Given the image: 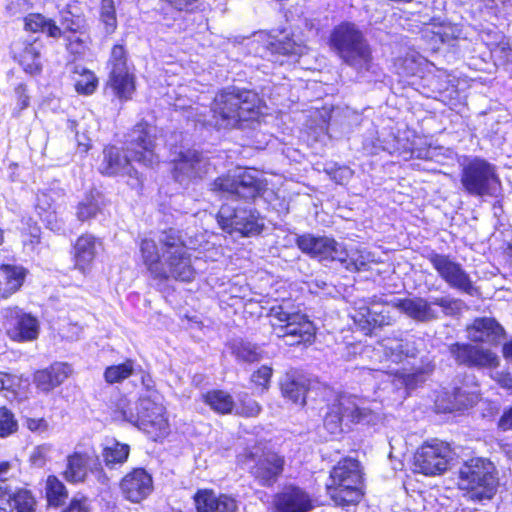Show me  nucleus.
I'll return each mask as SVG.
<instances>
[{
	"label": "nucleus",
	"mask_w": 512,
	"mask_h": 512,
	"mask_svg": "<svg viewBox=\"0 0 512 512\" xmlns=\"http://www.w3.org/2000/svg\"><path fill=\"white\" fill-rule=\"evenodd\" d=\"M210 113L211 117L205 120L210 126L224 129L240 127L243 122L259 117L261 100L251 90L225 89L215 96Z\"/></svg>",
	"instance_id": "f257e3e1"
},
{
	"label": "nucleus",
	"mask_w": 512,
	"mask_h": 512,
	"mask_svg": "<svg viewBox=\"0 0 512 512\" xmlns=\"http://www.w3.org/2000/svg\"><path fill=\"white\" fill-rule=\"evenodd\" d=\"M495 465L487 458L475 457L465 461L458 471V488L472 501L491 500L499 480Z\"/></svg>",
	"instance_id": "f03ea898"
},
{
	"label": "nucleus",
	"mask_w": 512,
	"mask_h": 512,
	"mask_svg": "<svg viewBox=\"0 0 512 512\" xmlns=\"http://www.w3.org/2000/svg\"><path fill=\"white\" fill-rule=\"evenodd\" d=\"M269 318L273 333L289 346L310 343L315 337L314 324L288 302L272 306Z\"/></svg>",
	"instance_id": "7ed1b4c3"
},
{
	"label": "nucleus",
	"mask_w": 512,
	"mask_h": 512,
	"mask_svg": "<svg viewBox=\"0 0 512 512\" xmlns=\"http://www.w3.org/2000/svg\"><path fill=\"white\" fill-rule=\"evenodd\" d=\"M330 44L338 56L357 71L371 68L370 47L354 24L342 23L337 26L331 34Z\"/></svg>",
	"instance_id": "20e7f679"
},
{
	"label": "nucleus",
	"mask_w": 512,
	"mask_h": 512,
	"mask_svg": "<svg viewBox=\"0 0 512 512\" xmlns=\"http://www.w3.org/2000/svg\"><path fill=\"white\" fill-rule=\"evenodd\" d=\"M362 476L357 460L348 458L338 462L330 472L327 493L337 506H350L360 502Z\"/></svg>",
	"instance_id": "39448f33"
},
{
	"label": "nucleus",
	"mask_w": 512,
	"mask_h": 512,
	"mask_svg": "<svg viewBox=\"0 0 512 512\" xmlns=\"http://www.w3.org/2000/svg\"><path fill=\"white\" fill-rule=\"evenodd\" d=\"M161 250H163V274L157 278L190 282L195 277V269L191 263L190 253L180 237L173 230L164 231L159 236Z\"/></svg>",
	"instance_id": "423d86ee"
},
{
	"label": "nucleus",
	"mask_w": 512,
	"mask_h": 512,
	"mask_svg": "<svg viewBox=\"0 0 512 512\" xmlns=\"http://www.w3.org/2000/svg\"><path fill=\"white\" fill-rule=\"evenodd\" d=\"M372 414V409L366 405L363 398L341 394L327 406L323 426L329 434L338 435L342 432L344 421L351 423L369 422Z\"/></svg>",
	"instance_id": "0eeeda50"
},
{
	"label": "nucleus",
	"mask_w": 512,
	"mask_h": 512,
	"mask_svg": "<svg viewBox=\"0 0 512 512\" xmlns=\"http://www.w3.org/2000/svg\"><path fill=\"white\" fill-rule=\"evenodd\" d=\"M460 182L465 192L477 197L493 196L500 185L495 167L481 158L463 165Z\"/></svg>",
	"instance_id": "6e6552de"
},
{
	"label": "nucleus",
	"mask_w": 512,
	"mask_h": 512,
	"mask_svg": "<svg viewBox=\"0 0 512 512\" xmlns=\"http://www.w3.org/2000/svg\"><path fill=\"white\" fill-rule=\"evenodd\" d=\"M211 191L221 196H237L244 199L256 197L260 189V182L254 171L237 168L226 175L216 178L211 183Z\"/></svg>",
	"instance_id": "1a4fd4ad"
},
{
	"label": "nucleus",
	"mask_w": 512,
	"mask_h": 512,
	"mask_svg": "<svg viewBox=\"0 0 512 512\" xmlns=\"http://www.w3.org/2000/svg\"><path fill=\"white\" fill-rule=\"evenodd\" d=\"M137 427L154 441L169 433L165 407L156 392H149L139 398V422Z\"/></svg>",
	"instance_id": "9d476101"
},
{
	"label": "nucleus",
	"mask_w": 512,
	"mask_h": 512,
	"mask_svg": "<svg viewBox=\"0 0 512 512\" xmlns=\"http://www.w3.org/2000/svg\"><path fill=\"white\" fill-rule=\"evenodd\" d=\"M127 51L122 45H114L108 60V85L121 100H128L135 91V77L128 66Z\"/></svg>",
	"instance_id": "9b49d317"
},
{
	"label": "nucleus",
	"mask_w": 512,
	"mask_h": 512,
	"mask_svg": "<svg viewBox=\"0 0 512 512\" xmlns=\"http://www.w3.org/2000/svg\"><path fill=\"white\" fill-rule=\"evenodd\" d=\"M217 222L224 231L239 232L243 236L258 234L263 228L258 213L248 206H221L217 213Z\"/></svg>",
	"instance_id": "f8f14e48"
},
{
	"label": "nucleus",
	"mask_w": 512,
	"mask_h": 512,
	"mask_svg": "<svg viewBox=\"0 0 512 512\" xmlns=\"http://www.w3.org/2000/svg\"><path fill=\"white\" fill-rule=\"evenodd\" d=\"M429 262L437 271L441 279L451 288L462 293L474 296L478 290L470 275L463 266L448 255L432 253L428 257Z\"/></svg>",
	"instance_id": "ddd939ff"
},
{
	"label": "nucleus",
	"mask_w": 512,
	"mask_h": 512,
	"mask_svg": "<svg viewBox=\"0 0 512 512\" xmlns=\"http://www.w3.org/2000/svg\"><path fill=\"white\" fill-rule=\"evenodd\" d=\"M157 129L146 121L137 123L129 134L127 153L144 166H153L158 162L155 153Z\"/></svg>",
	"instance_id": "4468645a"
},
{
	"label": "nucleus",
	"mask_w": 512,
	"mask_h": 512,
	"mask_svg": "<svg viewBox=\"0 0 512 512\" xmlns=\"http://www.w3.org/2000/svg\"><path fill=\"white\" fill-rule=\"evenodd\" d=\"M451 450L443 442L424 443L414 455V471L426 476L441 475L448 469Z\"/></svg>",
	"instance_id": "2eb2a0df"
},
{
	"label": "nucleus",
	"mask_w": 512,
	"mask_h": 512,
	"mask_svg": "<svg viewBox=\"0 0 512 512\" xmlns=\"http://www.w3.org/2000/svg\"><path fill=\"white\" fill-rule=\"evenodd\" d=\"M296 245L303 253L319 260L339 261L340 263L347 261L348 252L344 245L330 237L303 234L297 237Z\"/></svg>",
	"instance_id": "dca6fc26"
},
{
	"label": "nucleus",
	"mask_w": 512,
	"mask_h": 512,
	"mask_svg": "<svg viewBox=\"0 0 512 512\" xmlns=\"http://www.w3.org/2000/svg\"><path fill=\"white\" fill-rule=\"evenodd\" d=\"M4 327L8 337L16 342H29L38 338L40 324L36 317L19 307L7 308Z\"/></svg>",
	"instance_id": "f3484780"
},
{
	"label": "nucleus",
	"mask_w": 512,
	"mask_h": 512,
	"mask_svg": "<svg viewBox=\"0 0 512 512\" xmlns=\"http://www.w3.org/2000/svg\"><path fill=\"white\" fill-rule=\"evenodd\" d=\"M210 169L208 160L196 150H185L174 160V178L180 184L202 179Z\"/></svg>",
	"instance_id": "a211bd4d"
},
{
	"label": "nucleus",
	"mask_w": 512,
	"mask_h": 512,
	"mask_svg": "<svg viewBox=\"0 0 512 512\" xmlns=\"http://www.w3.org/2000/svg\"><path fill=\"white\" fill-rule=\"evenodd\" d=\"M133 160L131 154L124 153L116 146H108L103 150V159L99 165V171L106 176L127 175L134 179V182L129 184L132 187L141 186L142 180L138 172L131 166L130 162Z\"/></svg>",
	"instance_id": "6ab92c4d"
},
{
	"label": "nucleus",
	"mask_w": 512,
	"mask_h": 512,
	"mask_svg": "<svg viewBox=\"0 0 512 512\" xmlns=\"http://www.w3.org/2000/svg\"><path fill=\"white\" fill-rule=\"evenodd\" d=\"M119 488L124 499L138 504L152 494L153 477L144 468H134L121 479Z\"/></svg>",
	"instance_id": "aec40b11"
},
{
	"label": "nucleus",
	"mask_w": 512,
	"mask_h": 512,
	"mask_svg": "<svg viewBox=\"0 0 512 512\" xmlns=\"http://www.w3.org/2000/svg\"><path fill=\"white\" fill-rule=\"evenodd\" d=\"M449 351L458 364L475 368H495L499 365L498 356L489 349L478 345L455 343Z\"/></svg>",
	"instance_id": "412c9836"
},
{
	"label": "nucleus",
	"mask_w": 512,
	"mask_h": 512,
	"mask_svg": "<svg viewBox=\"0 0 512 512\" xmlns=\"http://www.w3.org/2000/svg\"><path fill=\"white\" fill-rule=\"evenodd\" d=\"M274 512H310L313 509L311 496L297 486H286L272 501Z\"/></svg>",
	"instance_id": "4be33fe9"
},
{
	"label": "nucleus",
	"mask_w": 512,
	"mask_h": 512,
	"mask_svg": "<svg viewBox=\"0 0 512 512\" xmlns=\"http://www.w3.org/2000/svg\"><path fill=\"white\" fill-rule=\"evenodd\" d=\"M479 399L477 387L463 385L452 392H445L436 400L437 407L444 412H452L473 406Z\"/></svg>",
	"instance_id": "5701e85b"
},
{
	"label": "nucleus",
	"mask_w": 512,
	"mask_h": 512,
	"mask_svg": "<svg viewBox=\"0 0 512 512\" xmlns=\"http://www.w3.org/2000/svg\"><path fill=\"white\" fill-rule=\"evenodd\" d=\"M393 305L417 322H430L439 318V311L433 307V299L428 301L423 297L404 298Z\"/></svg>",
	"instance_id": "b1692460"
},
{
	"label": "nucleus",
	"mask_w": 512,
	"mask_h": 512,
	"mask_svg": "<svg viewBox=\"0 0 512 512\" xmlns=\"http://www.w3.org/2000/svg\"><path fill=\"white\" fill-rule=\"evenodd\" d=\"M284 466V459L275 453H267L261 457L251 473L262 486L273 485L281 475Z\"/></svg>",
	"instance_id": "393cba45"
},
{
	"label": "nucleus",
	"mask_w": 512,
	"mask_h": 512,
	"mask_svg": "<svg viewBox=\"0 0 512 512\" xmlns=\"http://www.w3.org/2000/svg\"><path fill=\"white\" fill-rule=\"evenodd\" d=\"M468 337L474 342H497L503 335V327L489 317L477 318L467 328Z\"/></svg>",
	"instance_id": "a878e982"
},
{
	"label": "nucleus",
	"mask_w": 512,
	"mask_h": 512,
	"mask_svg": "<svg viewBox=\"0 0 512 512\" xmlns=\"http://www.w3.org/2000/svg\"><path fill=\"white\" fill-rule=\"evenodd\" d=\"M71 374L70 365L57 362L46 369L37 371L34 375V382L40 390L49 392L61 385Z\"/></svg>",
	"instance_id": "bb28decb"
},
{
	"label": "nucleus",
	"mask_w": 512,
	"mask_h": 512,
	"mask_svg": "<svg viewBox=\"0 0 512 512\" xmlns=\"http://www.w3.org/2000/svg\"><path fill=\"white\" fill-rule=\"evenodd\" d=\"M379 345L386 360L393 363H402L404 360L415 358L417 355V349L413 342L396 336L383 338Z\"/></svg>",
	"instance_id": "cd10ccee"
},
{
	"label": "nucleus",
	"mask_w": 512,
	"mask_h": 512,
	"mask_svg": "<svg viewBox=\"0 0 512 512\" xmlns=\"http://www.w3.org/2000/svg\"><path fill=\"white\" fill-rule=\"evenodd\" d=\"M0 500H5L9 507L16 512H35L37 501L33 493L26 488L12 490L7 486H0Z\"/></svg>",
	"instance_id": "c85d7f7f"
},
{
	"label": "nucleus",
	"mask_w": 512,
	"mask_h": 512,
	"mask_svg": "<svg viewBox=\"0 0 512 512\" xmlns=\"http://www.w3.org/2000/svg\"><path fill=\"white\" fill-rule=\"evenodd\" d=\"M0 274L3 278V281L0 282L2 299H7L20 290L28 271L20 265L2 264L0 265Z\"/></svg>",
	"instance_id": "c756f323"
},
{
	"label": "nucleus",
	"mask_w": 512,
	"mask_h": 512,
	"mask_svg": "<svg viewBox=\"0 0 512 512\" xmlns=\"http://www.w3.org/2000/svg\"><path fill=\"white\" fill-rule=\"evenodd\" d=\"M98 245L100 243L94 236L89 234L80 236L74 246L75 267L85 271L96 256Z\"/></svg>",
	"instance_id": "7c9ffc66"
},
{
	"label": "nucleus",
	"mask_w": 512,
	"mask_h": 512,
	"mask_svg": "<svg viewBox=\"0 0 512 512\" xmlns=\"http://www.w3.org/2000/svg\"><path fill=\"white\" fill-rule=\"evenodd\" d=\"M354 322L368 334L376 327H382L391 323L389 316H384L370 307L361 306L353 315Z\"/></svg>",
	"instance_id": "2f4dec72"
},
{
	"label": "nucleus",
	"mask_w": 512,
	"mask_h": 512,
	"mask_svg": "<svg viewBox=\"0 0 512 512\" xmlns=\"http://www.w3.org/2000/svg\"><path fill=\"white\" fill-rule=\"evenodd\" d=\"M140 252L145 266L154 278H157L158 274L164 273L162 271L163 254L160 255L158 245L154 240L143 239L140 244Z\"/></svg>",
	"instance_id": "473e14b6"
},
{
	"label": "nucleus",
	"mask_w": 512,
	"mask_h": 512,
	"mask_svg": "<svg viewBox=\"0 0 512 512\" xmlns=\"http://www.w3.org/2000/svg\"><path fill=\"white\" fill-rule=\"evenodd\" d=\"M88 456L83 453L74 452L67 457L66 469L63 473L68 482H83L87 476Z\"/></svg>",
	"instance_id": "72a5a7b5"
},
{
	"label": "nucleus",
	"mask_w": 512,
	"mask_h": 512,
	"mask_svg": "<svg viewBox=\"0 0 512 512\" xmlns=\"http://www.w3.org/2000/svg\"><path fill=\"white\" fill-rule=\"evenodd\" d=\"M229 348L238 361L253 363L263 358V350L259 346L242 339L231 341Z\"/></svg>",
	"instance_id": "f704fd0d"
},
{
	"label": "nucleus",
	"mask_w": 512,
	"mask_h": 512,
	"mask_svg": "<svg viewBox=\"0 0 512 512\" xmlns=\"http://www.w3.org/2000/svg\"><path fill=\"white\" fill-rule=\"evenodd\" d=\"M55 192L53 191H41L37 194L36 209L39 211V215L42 216V212L46 213L45 221L51 230L58 231L62 228L61 224L55 223L50 219L52 214L55 213Z\"/></svg>",
	"instance_id": "c9c22d12"
},
{
	"label": "nucleus",
	"mask_w": 512,
	"mask_h": 512,
	"mask_svg": "<svg viewBox=\"0 0 512 512\" xmlns=\"http://www.w3.org/2000/svg\"><path fill=\"white\" fill-rule=\"evenodd\" d=\"M306 47L288 35H282L270 42L268 50L271 54L278 55H302Z\"/></svg>",
	"instance_id": "e433bc0d"
},
{
	"label": "nucleus",
	"mask_w": 512,
	"mask_h": 512,
	"mask_svg": "<svg viewBox=\"0 0 512 512\" xmlns=\"http://www.w3.org/2000/svg\"><path fill=\"white\" fill-rule=\"evenodd\" d=\"M25 27L32 32H46L49 36L57 38L61 35V28L51 19H47L41 14H30L25 19Z\"/></svg>",
	"instance_id": "4c0bfd02"
},
{
	"label": "nucleus",
	"mask_w": 512,
	"mask_h": 512,
	"mask_svg": "<svg viewBox=\"0 0 512 512\" xmlns=\"http://www.w3.org/2000/svg\"><path fill=\"white\" fill-rule=\"evenodd\" d=\"M129 453V445L114 441L103 449L102 457L106 466L113 468L117 464H124L128 459Z\"/></svg>",
	"instance_id": "58836bf2"
},
{
	"label": "nucleus",
	"mask_w": 512,
	"mask_h": 512,
	"mask_svg": "<svg viewBox=\"0 0 512 512\" xmlns=\"http://www.w3.org/2000/svg\"><path fill=\"white\" fill-rule=\"evenodd\" d=\"M205 402L215 412L220 414L231 413L234 408V401L227 392L214 390L204 396Z\"/></svg>",
	"instance_id": "ea45409f"
},
{
	"label": "nucleus",
	"mask_w": 512,
	"mask_h": 512,
	"mask_svg": "<svg viewBox=\"0 0 512 512\" xmlns=\"http://www.w3.org/2000/svg\"><path fill=\"white\" fill-rule=\"evenodd\" d=\"M427 369L422 367L413 368L410 372L397 371L393 383L395 386H404L407 390L415 389L419 384L425 381Z\"/></svg>",
	"instance_id": "a19ab883"
},
{
	"label": "nucleus",
	"mask_w": 512,
	"mask_h": 512,
	"mask_svg": "<svg viewBox=\"0 0 512 512\" xmlns=\"http://www.w3.org/2000/svg\"><path fill=\"white\" fill-rule=\"evenodd\" d=\"M281 391L284 397L296 404L304 405L306 402L307 389L301 381L286 378L281 384Z\"/></svg>",
	"instance_id": "79ce46f5"
},
{
	"label": "nucleus",
	"mask_w": 512,
	"mask_h": 512,
	"mask_svg": "<svg viewBox=\"0 0 512 512\" xmlns=\"http://www.w3.org/2000/svg\"><path fill=\"white\" fill-rule=\"evenodd\" d=\"M101 197L99 194L87 195L77 206L76 216L80 221H87L97 216L101 211Z\"/></svg>",
	"instance_id": "37998d69"
},
{
	"label": "nucleus",
	"mask_w": 512,
	"mask_h": 512,
	"mask_svg": "<svg viewBox=\"0 0 512 512\" xmlns=\"http://www.w3.org/2000/svg\"><path fill=\"white\" fill-rule=\"evenodd\" d=\"M77 9L76 4H69L60 12V24L64 30L77 32L84 26V18L76 13Z\"/></svg>",
	"instance_id": "c03bdc74"
},
{
	"label": "nucleus",
	"mask_w": 512,
	"mask_h": 512,
	"mask_svg": "<svg viewBox=\"0 0 512 512\" xmlns=\"http://www.w3.org/2000/svg\"><path fill=\"white\" fill-rule=\"evenodd\" d=\"M134 372V363L127 360L118 365H112L105 369L104 378L107 383H119L130 377Z\"/></svg>",
	"instance_id": "a18cd8bd"
},
{
	"label": "nucleus",
	"mask_w": 512,
	"mask_h": 512,
	"mask_svg": "<svg viewBox=\"0 0 512 512\" xmlns=\"http://www.w3.org/2000/svg\"><path fill=\"white\" fill-rule=\"evenodd\" d=\"M20 64L29 74H36L41 70L40 54L34 44H27L20 54Z\"/></svg>",
	"instance_id": "49530a36"
},
{
	"label": "nucleus",
	"mask_w": 512,
	"mask_h": 512,
	"mask_svg": "<svg viewBox=\"0 0 512 512\" xmlns=\"http://www.w3.org/2000/svg\"><path fill=\"white\" fill-rule=\"evenodd\" d=\"M46 496L50 505L59 506L67 498L64 484L55 476H49L46 482Z\"/></svg>",
	"instance_id": "de8ad7c7"
},
{
	"label": "nucleus",
	"mask_w": 512,
	"mask_h": 512,
	"mask_svg": "<svg viewBox=\"0 0 512 512\" xmlns=\"http://www.w3.org/2000/svg\"><path fill=\"white\" fill-rule=\"evenodd\" d=\"M373 262L372 254L366 250L357 249L348 253L347 261L343 264L349 271L367 270L369 263Z\"/></svg>",
	"instance_id": "09e8293b"
},
{
	"label": "nucleus",
	"mask_w": 512,
	"mask_h": 512,
	"mask_svg": "<svg viewBox=\"0 0 512 512\" xmlns=\"http://www.w3.org/2000/svg\"><path fill=\"white\" fill-rule=\"evenodd\" d=\"M135 410L136 412H134V409L131 407L130 402L123 397L120 398L116 403L114 417L115 419H122L137 426L139 422V402L137 403Z\"/></svg>",
	"instance_id": "8fccbe9b"
},
{
	"label": "nucleus",
	"mask_w": 512,
	"mask_h": 512,
	"mask_svg": "<svg viewBox=\"0 0 512 512\" xmlns=\"http://www.w3.org/2000/svg\"><path fill=\"white\" fill-rule=\"evenodd\" d=\"M100 19L107 33H113L117 28V17L114 0H102L100 7Z\"/></svg>",
	"instance_id": "3c124183"
},
{
	"label": "nucleus",
	"mask_w": 512,
	"mask_h": 512,
	"mask_svg": "<svg viewBox=\"0 0 512 512\" xmlns=\"http://www.w3.org/2000/svg\"><path fill=\"white\" fill-rule=\"evenodd\" d=\"M98 85V79L95 74L89 70L82 69L79 77L75 80V89L79 94L90 95Z\"/></svg>",
	"instance_id": "603ef678"
},
{
	"label": "nucleus",
	"mask_w": 512,
	"mask_h": 512,
	"mask_svg": "<svg viewBox=\"0 0 512 512\" xmlns=\"http://www.w3.org/2000/svg\"><path fill=\"white\" fill-rule=\"evenodd\" d=\"M218 496L209 489L199 490L194 496L197 512H215Z\"/></svg>",
	"instance_id": "864d4df0"
},
{
	"label": "nucleus",
	"mask_w": 512,
	"mask_h": 512,
	"mask_svg": "<svg viewBox=\"0 0 512 512\" xmlns=\"http://www.w3.org/2000/svg\"><path fill=\"white\" fill-rule=\"evenodd\" d=\"M438 306L442 309L445 315H456L462 307L463 302L460 299H455L449 296L435 297L433 298V307Z\"/></svg>",
	"instance_id": "5fc2aeb1"
},
{
	"label": "nucleus",
	"mask_w": 512,
	"mask_h": 512,
	"mask_svg": "<svg viewBox=\"0 0 512 512\" xmlns=\"http://www.w3.org/2000/svg\"><path fill=\"white\" fill-rule=\"evenodd\" d=\"M17 421L13 413L6 407L0 408V437L4 438L17 430Z\"/></svg>",
	"instance_id": "6e6d98bb"
},
{
	"label": "nucleus",
	"mask_w": 512,
	"mask_h": 512,
	"mask_svg": "<svg viewBox=\"0 0 512 512\" xmlns=\"http://www.w3.org/2000/svg\"><path fill=\"white\" fill-rule=\"evenodd\" d=\"M53 447L51 444L45 443L36 446L30 454V462L36 467H43L50 460Z\"/></svg>",
	"instance_id": "4d7b16f0"
},
{
	"label": "nucleus",
	"mask_w": 512,
	"mask_h": 512,
	"mask_svg": "<svg viewBox=\"0 0 512 512\" xmlns=\"http://www.w3.org/2000/svg\"><path fill=\"white\" fill-rule=\"evenodd\" d=\"M261 411V406L247 394L243 395L240 399V405L237 408V413L246 417H255Z\"/></svg>",
	"instance_id": "13d9d810"
},
{
	"label": "nucleus",
	"mask_w": 512,
	"mask_h": 512,
	"mask_svg": "<svg viewBox=\"0 0 512 512\" xmlns=\"http://www.w3.org/2000/svg\"><path fill=\"white\" fill-rule=\"evenodd\" d=\"M271 376H272V368L268 367L266 365H263L252 374L251 380L256 385L261 386L262 390H266L269 386Z\"/></svg>",
	"instance_id": "bf43d9fd"
},
{
	"label": "nucleus",
	"mask_w": 512,
	"mask_h": 512,
	"mask_svg": "<svg viewBox=\"0 0 512 512\" xmlns=\"http://www.w3.org/2000/svg\"><path fill=\"white\" fill-rule=\"evenodd\" d=\"M215 512H237L238 504L237 501L226 494H221L217 498Z\"/></svg>",
	"instance_id": "052dcab7"
},
{
	"label": "nucleus",
	"mask_w": 512,
	"mask_h": 512,
	"mask_svg": "<svg viewBox=\"0 0 512 512\" xmlns=\"http://www.w3.org/2000/svg\"><path fill=\"white\" fill-rule=\"evenodd\" d=\"M328 173L333 181L341 185L346 184L353 175V171L346 166L333 168Z\"/></svg>",
	"instance_id": "680f3d73"
},
{
	"label": "nucleus",
	"mask_w": 512,
	"mask_h": 512,
	"mask_svg": "<svg viewBox=\"0 0 512 512\" xmlns=\"http://www.w3.org/2000/svg\"><path fill=\"white\" fill-rule=\"evenodd\" d=\"M399 69V73L403 76L414 75L419 70V64L414 55H407L401 60Z\"/></svg>",
	"instance_id": "e2e57ef3"
},
{
	"label": "nucleus",
	"mask_w": 512,
	"mask_h": 512,
	"mask_svg": "<svg viewBox=\"0 0 512 512\" xmlns=\"http://www.w3.org/2000/svg\"><path fill=\"white\" fill-rule=\"evenodd\" d=\"M19 385V379L15 376L0 372V391L15 393L16 387Z\"/></svg>",
	"instance_id": "0e129e2a"
},
{
	"label": "nucleus",
	"mask_w": 512,
	"mask_h": 512,
	"mask_svg": "<svg viewBox=\"0 0 512 512\" xmlns=\"http://www.w3.org/2000/svg\"><path fill=\"white\" fill-rule=\"evenodd\" d=\"M25 425L31 432L39 434L49 429V424L44 418H27Z\"/></svg>",
	"instance_id": "69168bd1"
},
{
	"label": "nucleus",
	"mask_w": 512,
	"mask_h": 512,
	"mask_svg": "<svg viewBox=\"0 0 512 512\" xmlns=\"http://www.w3.org/2000/svg\"><path fill=\"white\" fill-rule=\"evenodd\" d=\"M451 80L448 75L444 72H440L438 75L431 79V85L437 92H443L450 86Z\"/></svg>",
	"instance_id": "338daca9"
},
{
	"label": "nucleus",
	"mask_w": 512,
	"mask_h": 512,
	"mask_svg": "<svg viewBox=\"0 0 512 512\" xmlns=\"http://www.w3.org/2000/svg\"><path fill=\"white\" fill-rule=\"evenodd\" d=\"M86 499H72L69 507L63 512H88Z\"/></svg>",
	"instance_id": "774afa93"
}]
</instances>
